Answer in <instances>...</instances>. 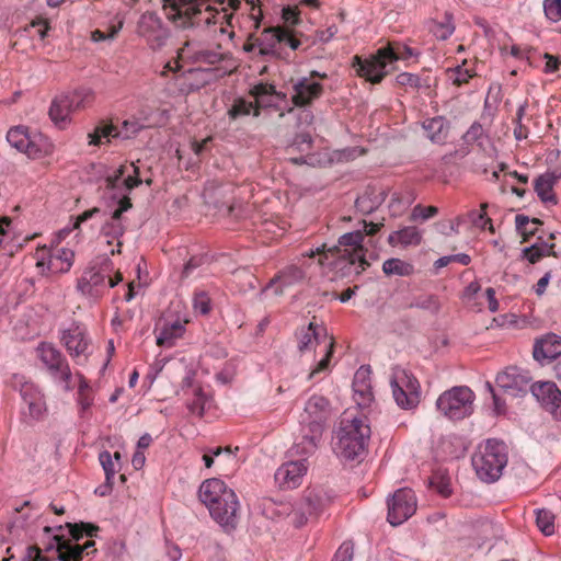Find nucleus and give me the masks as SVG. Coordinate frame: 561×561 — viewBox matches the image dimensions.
Segmentation results:
<instances>
[{
  "label": "nucleus",
  "mask_w": 561,
  "mask_h": 561,
  "mask_svg": "<svg viewBox=\"0 0 561 561\" xmlns=\"http://www.w3.org/2000/svg\"><path fill=\"white\" fill-rule=\"evenodd\" d=\"M167 18L175 27L191 30L202 38H215L217 34H227L229 39L234 37L231 26L232 14L226 8L220 11L215 3L238 9L240 0H162Z\"/></svg>",
  "instance_id": "nucleus-1"
},
{
  "label": "nucleus",
  "mask_w": 561,
  "mask_h": 561,
  "mask_svg": "<svg viewBox=\"0 0 561 561\" xmlns=\"http://www.w3.org/2000/svg\"><path fill=\"white\" fill-rule=\"evenodd\" d=\"M199 500L208 508L211 518L226 531L237 528L240 504L237 494L222 480H205L198 490Z\"/></svg>",
  "instance_id": "nucleus-2"
},
{
  "label": "nucleus",
  "mask_w": 561,
  "mask_h": 561,
  "mask_svg": "<svg viewBox=\"0 0 561 561\" xmlns=\"http://www.w3.org/2000/svg\"><path fill=\"white\" fill-rule=\"evenodd\" d=\"M98 526L91 524H70L56 526L55 528L45 526L44 531L53 535L55 550L60 551L62 561H91V554L96 553L93 540H87L83 545L79 540L85 534L89 537L96 535Z\"/></svg>",
  "instance_id": "nucleus-3"
},
{
  "label": "nucleus",
  "mask_w": 561,
  "mask_h": 561,
  "mask_svg": "<svg viewBox=\"0 0 561 561\" xmlns=\"http://www.w3.org/2000/svg\"><path fill=\"white\" fill-rule=\"evenodd\" d=\"M370 426L364 415H344L335 432L333 450L344 460H359L366 454Z\"/></svg>",
  "instance_id": "nucleus-4"
},
{
  "label": "nucleus",
  "mask_w": 561,
  "mask_h": 561,
  "mask_svg": "<svg viewBox=\"0 0 561 561\" xmlns=\"http://www.w3.org/2000/svg\"><path fill=\"white\" fill-rule=\"evenodd\" d=\"M417 54L409 46L394 43L379 48L369 58L354 57V67L358 76L371 83H379L390 71V66L398 60H408Z\"/></svg>",
  "instance_id": "nucleus-5"
},
{
  "label": "nucleus",
  "mask_w": 561,
  "mask_h": 561,
  "mask_svg": "<svg viewBox=\"0 0 561 561\" xmlns=\"http://www.w3.org/2000/svg\"><path fill=\"white\" fill-rule=\"evenodd\" d=\"M114 266L110 259L98 257L90 262L78 278L77 290L84 297L98 301L105 293L123 280L119 273L113 276Z\"/></svg>",
  "instance_id": "nucleus-6"
},
{
  "label": "nucleus",
  "mask_w": 561,
  "mask_h": 561,
  "mask_svg": "<svg viewBox=\"0 0 561 561\" xmlns=\"http://www.w3.org/2000/svg\"><path fill=\"white\" fill-rule=\"evenodd\" d=\"M304 256L317 257V266L322 275L333 272L331 279L347 277L352 274H360L369 265L366 257L356 260L354 254L339 252L335 248L325 244L309 249Z\"/></svg>",
  "instance_id": "nucleus-7"
},
{
  "label": "nucleus",
  "mask_w": 561,
  "mask_h": 561,
  "mask_svg": "<svg viewBox=\"0 0 561 561\" xmlns=\"http://www.w3.org/2000/svg\"><path fill=\"white\" fill-rule=\"evenodd\" d=\"M507 461V447L503 440L496 438L481 443L471 459L478 478L486 483H493L502 477Z\"/></svg>",
  "instance_id": "nucleus-8"
},
{
  "label": "nucleus",
  "mask_w": 561,
  "mask_h": 561,
  "mask_svg": "<svg viewBox=\"0 0 561 561\" xmlns=\"http://www.w3.org/2000/svg\"><path fill=\"white\" fill-rule=\"evenodd\" d=\"M259 56L265 59H287L288 50H297L301 42L282 26L266 27L256 36Z\"/></svg>",
  "instance_id": "nucleus-9"
},
{
  "label": "nucleus",
  "mask_w": 561,
  "mask_h": 561,
  "mask_svg": "<svg viewBox=\"0 0 561 561\" xmlns=\"http://www.w3.org/2000/svg\"><path fill=\"white\" fill-rule=\"evenodd\" d=\"M220 48V45L215 49L202 48L195 39H186L178 54L180 58H187L195 64L216 66L211 69L215 76L224 77L230 73L234 66L231 54L224 53Z\"/></svg>",
  "instance_id": "nucleus-10"
},
{
  "label": "nucleus",
  "mask_w": 561,
  "mask_h": 561,
  "mask_svg": "<svg viewBox=\"0 0 561 561\" xmlns=\"http://www.w3.org/2000/svg\"><path fill=\"white\" fill-rule=\"evenodd\" d=\"M327 78V73L312 70L308 77L304 76L291 79V105L284 108L279 116L283 117L286 113H294L295 106H312L323 95L324 87L321 80Z\"/></svg>",
  "instance_id": "nucleus-11"
},
{
  "label": "nucleus",
  "mask_w": 561,
  "mask_h": 561,
  "mask_svg": "<svg viewBox=\"0 0 561 561\" xmlns=\"http://www.w3.org/2000/svg\"><path fill=\"white\" fill-rule=\"evenodd\" d=\"M36 356L51 380L62 385L65 391L72 390V371L66 355L53 343L41 342L36 347Z\"/></svg>",
  "instance_id": "nucleus-12"
},
{
  "label": "nucleus",
  "mask_w": 561,
  "mask_h": 561,
  "mask_svg": "<svg viewBox=\"0 0 561 561\" xmlns=\"http://www.w3.org/2000/svg\"><path fill=\"white\" fill-rule=\"evenodd\" d=\"M474 392L467 386H455L436 400V408L449 420H462L473 412Z\"/></svg>",
  "instance_id": "nucleus-13"
},
{
  "label": "nucleus",
  "mask_w": 561,
  "mask_h": 561,
  "mask_svg": "<svg viewBox=\"0 0 561 561\" xmlns=\"http://www.w3.org/2000/svg\"><path fill=\"white\" fill-rule=\"evenodd\" d=\"M390 386L397 405L403 410L416 408L421 399V386L408 369L394 366L391 369Z\"/></svg>",
  "instance_id": "nucleus-14"
},
{
  "label": "nucleus",
  "mask_w": 561,
  "mask_h": 561,
  "mask_svg": "<svg viewBox=\"0 0 561 561\" xmlns=\"http://www.w3.org/2000/svg\"><path fill=\"white\" fill-rule=\"evenodd\" d=\"M131 208L130 199L125 196L118 202V206L112 213H107L101 209V214L95 216L93 219H98L101 222L100 233L106 239L108 245L115 244V248L111 249V254L121 253L122 237L126 230L125 219L123 214Z\"/></svg>",
  "instance_id": "nucleus-15"
},
{
  "label": "nucleus",
  "mask_w": 561,
  "mask_h": 561,
  "mask_svg": "<svg viewBox=\"0 0 561 561\" xmlns=\"http://www.w3.org/2000/svg\"><path fill=\"white\" fill-rule=\"evenodd\" d=\"M59 341L78 364L88 360L91 354V337L83 323L72 321L67 328L60 329Z\"/></svg>",
  "instance_id": "nucleus-16"
},
{
  "label": "nucleus",
  "mask_w": 561,
  "mask_h": 561,
  "mask_svg": "<svg viewBox=\"0 0 561 561\" xmlns=\"http://www.w3.org/2000/svg\"><path fill=\"white\" fill-rule=\"evenodd\" d=\"M136 32L152 50L163 48L171 36L170 28L153 11H147L140 15Z\"/></svg>",
  "instance_id": "nucleus-17"
},
{
  "label": "nucleus",
  "mask_w": 561,
  "mask_h": 561,
  "mask_svg": "<svg viewBox=\"0 0 561 561\" xmlns=\"http://www.w3.org/2000/svg\"><path fill=\"white\" fill-rule=\"evenodd\" d=\"M306 252H302L297 257V264L286 266L279 271L278 274L270 280V283L263 288L262 293H266L272 288H275L274 294L280 295L285 287L291 286L304 279L306 270L311 267L314 263L317 265V257L304 256Z\"/></svg>",
  "instance_id": "nucleus-18"
},
{
  "label": "nucleus",
  "mask_w": 561,
  "mask_h": 561,
  "mask_svg": "<svg viewBox=\"0 0 561 561\" xmlns=\"http://www.w3.org/2000/svg\"><path fill=\"white\" fill-rule=\"evenodd\" d=\"M36 266L42 274L66 273L72 266L75 253L67 248L56 249L55 251L43 247L36 250Z\"/></svg>",
  "instance_id": "nucleus-19"
},
{
  "label": "nucleus",
  "mask_w": 561,
  "mask_h": 561,
  "mask_svg": "<svg viewBox=\"0 0 561 561\" xmlns=\"http://www.w3.org/2000/svg\"><path fill=\"white\" fill-rule=\"evenodd\" d=\"M387 520L392 526H399L409 519L416 511V497L413 490L402 488L388 499Z\"/></svg>",
  "instance_id": "nucleus-20"
},
{
  "label": "nucleus",
  "mask_w": 561,
  "mask_h": 561,
  "mask_svg": "<svg viewBox=\"0 0 561 561\" xmlns=\"http://www.w3.org/2000/svg\"><path fill=\"white\" fill-rule=\"evenodd\" d=\"M329 416V400L322 396L313 394L306 402L304 413L300 415V426L313 430L318 427L320 432H323Z\"/></svg>",
  "instance_id": "nucleus-21"
},
{
  "label": "nucleus",
  "mask_w": 561,
  "mask_h": 561,
  "mask_svg": "<svg viewBox=\"0 0 561 561\" xmlns=\"http://www.w3.org/2000/svg\"><path fill=\"white\" fill-rule=\"evenodd\" d=\"M531 379L528 370L510 366L496 375L495 382L504 392L518 397L526 392Z\"/></svg>",
  "instance_id": "nucleus-22"
},
{
  "label": "nucleus",
  "mask_w": 561,
  "mask_h": 561,
  "mask_svg": "<svg viewBox=\"0 0 561 561\" xmlns=\"http://www.w3.org/2000/svg\"><path fill=\"white\" fill-rule=\"evenodd\" d=\"M533 396L556 420H561V391L552 381H539L530 386Z\"/></svg>",
  "instance_id": "nucleus-23"
},
{
  "label": "nucleus",
  "mask_w": 561,
  "mask_h": 561,
  "mask_svg": "<svg viewBox=\"0 0 561 561\" xmlns=\"http://www.w3.org/2000/svg\"><path fill=\"white\" fill-rule=\"evenodd\" d=\"M21 398L27 410L23 411L26 422L38 421L47 412L46 402L42 390L33 382L26 381L20 388Z\"/></svg>",
  "instance_id": "nucleus-24"
},
{
  "label": "nucleus",
  "mask_w": 561,
  "mask_h": 561,
  "mask_svg": "<svg viewBox=\"0 0 561 561\" xmlns=\"http://www.w3.org/2000/svg\"><path fill=\"white\" fill-rule=\"evenodd\" d=\"M142 128H145V125L138 121L129 119L124 121L119 129L114 125H101L88 135L89 145L98 146L102 142L103 138L108 140L110 137L129 139L136 136Z\"/></svg>",
  "instance_id": "nucleus-25"
},
{
  "label": "nucleus",
  "mask_w": 561,
  "mask_h": 561,
  "mask_svg": "<svg viewBox=\"0 0 561 561\" xmlns=\"http://www.w3.org/2000/svg\"><path fill=\"white\" fill-rule=\"evenodd\" d=\"M307 469L306 459L288 461L276 470L275 481L282 489H295L301 484Z\"/></svg>",
  "instance_id": "nucleus-26"
},
{
  "label": "nucleus",
  "mask_w": 561,
  "mask_h": 561,
  "mask_svg": "<svg viewBox=\"0 0 561 561\" xmlns=\"http://www.w3.org/2000/svg\"><path fill=\"white\" fill-rule=\"evenodd\" d=\"M322 434L323 432H320L318 427L313 430L300 426V435L290 449L291 454L307 460V457L314 454L318 449Z\"/></svg>",
  "instance_id": "nucleus-27"
},
{
  "label": "nucleus",
  "mask_w": 561,
  "mask_h": 561,
  "mask_svg": "<svg viewBox=\"0 0 561 561\" xmlns=\"http://www.w3.org/2000/svg\"><path fill=\"white\" fill-rule=\"evenodd\" d=\"M561 355V337L550 333L536 341L533 350L534 358L541 365Z\"/></svg>",
  "instance_id": "nucleus-28"
},
{
  "label": "nucleus",
  "mask_w": 561,
  "mask_h": 561,
  "mask_svg": "<svg viewBox=\"0 0 561 561\" xmlns=\"http://www.w3.org/2000/svg\"><path fill=\"white\" fill-rule=\"evenodd\" d=\"M251 95L255 99V107H274L280 108V102H287V94L276 91L273 84L259 83L251 91Z\"/></svg>",
  "instance_id": "nucleus-29"
},
{
  "label": "nucleus",
  "mask_w": 561,
  "mask_h": 561,
  "mask_svg": "<svg viewBox=\"0 0 561 561\" xmlns=\"http://www.w3.org/2000/svg\"><path fill=\"white\" fill-rule=\"evenodd\" d=\"M422 128L426 138L435 145H444L449 137L451 124L442 115L425 118L422 122Z\"/></svg>",
  "instance_id": "nucleus-30"
},
{
  "label": "nucleus",
  "mask_w": 561,
  "mask_h": 561,
  "mask_svg": "<svg viewBox=\"0 0 561 561\" xmlns=\"http://www.w3.org/2000/svg\"><path fill=\"white\" fill-rule=\"evenodd\" d=\"M332 248L339 252L354 254L356 260H363L367 253L364 247V232L360 229L342 234Z\"/></svg>",
  "instance_id": "nucleus-31"
},
{
  "label": "nucleus",
  "mask_w": 561,
  "mask_h": 561,
  "mask_svg": "<svg viewBox=\"0 0 561 561\" xmlns=\"http://www.w3.org/2000/svg\"><path fill=\"white\" fill-rule=\"evenodd\" d=\"M106 181L112 187H117L119 181H122L127 191H131L141 184L139 169L135 163L119 165L112 174L107 175Z\"/></svg>",
  "instance_id": "nucleus-32"
},
{
  "label": "nucleus",
  "mask_w": 561,
  "mask_h": 561,
  "mask_svg": "<svg viewBox=\"0 0 561 561\" xmlns=\"http://www.w3.org/2000/svg\"><path fill=\"white\" fill-rule=\"evenodd\" d=\"M55 152L53 140L41 131L32 130L24 153L31 159H43Z\"/></svg>",
  "instance_id": "nucleus-33"
},
{
  "label": "nucleus",
  "mask_w": 561,
  "mask_h": 561,
  "mask_svg": "<svg viewBox=\"0 0 561 561\" xmlns=\"http://www.w3.org/2000/svg\"><path fill=\"white\" fill-rule=\"evenodd\" d=\"M368 368L360 367L354 375L352 387L355 401L359 407H368L374 398Z\"/></svg>",
  "instance_id": "nucleus-34"
},
{
  "label": "nucleus",
  "mask_w": 561,
  "mask_h": 561,
  "mask_svg": "<svg viewBox=\"0 0 561 561\" xmlns=\"http://www.w3.org/2000/svg\"><path fill=\"white\" fill-rule=\"evenodd\" d=\"M77 112L66 93L56 96L49 107V117L59 128H65L70 123V116Z\"/></svg>",
  "instance_id": "nucleus-35"
},
{
  "label": "nucleus",
  "mask_w": 561,
  "mask_h": 561,
  "mask_svg": "<svg viewBox=\"0 0 561 561\" xmlns=\"http://www.w3.org/2000/svg\"><path fill=\"white\" fill-rule=\"evenodd\" d=\"M559 180V175L553 172H546L540 174L534 182V190L543 204L556 205L558 203L557 196L553 193V187Z\"/></svg>",
  "instance_id": "nucleus-36"
},
{
  "label": "nucleus",
  "mask_w": 561,
  "mask_h": 561,
  "mask_svg": "<svg viewBox=\"0 0 561 561\" xmlns=\"http://www.w3.org/2000/svg\"><path fill=\"white\" fill-rule=\"evenodd\" d=\"M321 336L323 339L327 337L325 330L313 322H310L307 327H302L300 330H297L296 337L298 341L297 346L299 352L312 350L314 345L319 344Z\"/></svg>",
  "instance_id": "nucleus-37"
},
{
  "label": "nucleus",
  "mask_w": 561,
  "mask_h": 561,
  "mask_svg": "<svg viewBox=\"0 0 561 561\" xmlns=\"http://www.w3.org/2000/svg\"><path fill=\"white\" fill-rule=\"evenodd\" d=\"M423 239L422 231L415 226H407L402 229L391 232L388 237V243L392 247L401 245L403 248L416 247Z\"/></svg>",
  "instance_id": "nucleus-38"
},
{
  "label": "nucleus",
  "mask_w": 561,
  "mask_h": 561,
  "mask_svg": "<svg viewBox=\"0 0 561 561\" xmlns=\"http://www.w3.org/2000/svg\"><path fill=\"white\" fill-rule=\"evenodd\" d=\"M385 202L383 193L367 187L355 201V208L362 215H370Z\"/></svg>",
  "instance_id": "nucleus-39"
},
{
  "label": "nucleus",
  "mask_w": 561,
  "mask_h": 561,
  "mask_svg": "<svg viewBox=\"0 0 561 561\" xmlns=\"http://www.w3.org/2000/svg\"><path fill=\"white\" fill-rule=\"evenodd\" d=\"M185 333V325L180 320L165 323L157 335V344L162 347H172L175 341Z\"/></svg>",
  "instance_id": "nucleus-40"
},
{
  "label": "nucleus",
  "mask_w": 561,
  "mask_h": 561,
  "mask_svg": "<svg viewBox=\"0 0 561 561\" xmlns=\"http://www.w3.org/2000/svg\"><path fill=\"white\" fill-rule=\"evenodd\" d=\"M445 72L447 80L456 87L467 84L477 75L474 69L468 67L467 59L455 67L447 68Z\"/></svg>",
  "instance_id": "nucleus-41"
},
{
  "label": "nucleus",
  "mask_w": 561,
  "mask_h": 561,
  "mask_svg": "<svg viewBox=\"0 0 561 561\" xmlns=\"http://www.w3.org/2000/svg\"><path fill=\"white\" fill-rule=\"evenodd\" d=\"M329 499L322 490H310L301 500L302 508L309 515L318 516L327 506Z\"/></svg>",
  "instance_id": "nucleus-42"
},
{
  "label": "nucleus",
  "mask_w": 561,
  "mask_h": 561,
  "mask_svg": "<svg viewBox=\"0 0 561 561\" xmlns=\"http://www.w3.org/2000/svg\"><path fill=\"white\" fill-rule=\"evenodd\" d=\"M423 311H427L433 316H437L442 310V301L435 294H421L415 296L408 306Z\"/></svg>",
  "instance_id": "nucleus-43"
},
{
  "label": "nucleus",
  "mask_w": 561,
  "mask_h": 561,
  "mask_svg": "<svg viewBox=\"0 0 561 561\" xmlns=\"http://www.w3.org/2000/svg\"><path fill=\"white\" fill-rule=\"evenodd\" d=\"M60 551L55 550L54 541L49 542L45 549L37 547H27L24 561H62Z\"/></svg>",
  "instance_id": "nucleus-44"
},
{
  "label": "nucleus",
  "mask_w": 561,
  "mask_h": 561,
  "mask_svg": "<svg viewBox=\"0 0 561 561\" xmlns=\"http://www.w3.org/2000/svg\"><path fill=\"white\" fill-rule=\"evenodd\" d=\"M31 133L32 130L27 126H13L7 133V141L12 148L24 153V151L27 150V141Z\"/></svg>",
  "instance_id": "nucleus-45"
},
{
  "label": "nucleus",
  "mask_w": 561,
  "mask_h": 561,
  "mask_svg": "<svg viewBox=\"0 0 561 561\" xmlns=\"http://www.w3.org/2000/svg\"><path fill=\"white\" fill-rule=\"evenodd\" d=\"M382 272L387 276H411L414 274V265L398 257H391L382 263Z\"/></svg>",
  "instance_id": "nucleus-46"
},
{
  "label": "nucleus",
  "mask_w": 561,
  "mask_h": 561,
  "mask_svg": "<svg viewBox=\"0 0 561 561\" xmlns=\"http://www.w3.org/2000/svg\"><path fill=\"white\" fill-rule=\"evenodd\" d=\"M227 114L231 121H237L241 117L249 116L250 114L256 117L260 115V111L255 107L253 102L244 99H236Z\"/></svg>",
  "instance_id": "nucleus-47"
},
{
  "label": "nucleus",
  "mask_w": 561,
  "mask_h": 561,
  "mask_svg": "<svg viewBox=\"0 0 561 561\" xmlns=\"http://www.w3.org/2000/svg\"><path fill=\"white\" fill-rule=\"evenodd\" d=\"M76 111L83 110L92 104L94 93L90 88H79L66 93Z\"/></svg>",
  "instance_id": "nucleus-48"
},
{
  "label": "nucleus",
  "mask_w": 561,
  "mask_h": 561,
  "mask_svg": "<svg viewBox=\"0 0 561 561\" xmlns=\"http://www.w3.org/2000/svg\"><path fill=\"white\" fill-rule=\"evenodd\" d=\"M100 214H101V209L98 207H94V208L83 211L81 215H79L78 217H76L72 220V224L70 226H67L58 231V233H57L58 241L64 240L67 236H69L70 232H72L73 230L80 229V226L82 224L87 222L88 220L93 219L95 216H98Z\"/></svg>",
  "instance_id": "nucleus-49"
},
{
  "label": "nucleus",
  "mask_w": 561,
  "mask_h": 561,
  "mask_svg": "<svg viewBox=\"0 0 561 561\" xmlns=\"http://www.w3.org/2000/svg\"><path fill=\"white\" fill-rule=\"evenodd\" d=\"M488 139L489 136L479 122L472 123L462 136V140L466 145H477L480 148H483Z\"/></svg>",
  "instance_id": "nucleus-50"
},
{
  "label": "nucleus",
  "mask_w": 561,
  "mask_h": 561,
  "mask_svg": "<svg viewBox=\"0 0 561 561\" xmlns=\"http://www.w3.org/2000/svg\"><path fill=\"white\" fill-rule=\"evenodd\" d=\"M536 514V524L540 531L550 536L554 533V515L551 511L546 508H537L535 511Z\"/></svg>",
  "instance_id": "nucleus-51"
},
{
  "label": "nucleus",
  "mask_w": 561,
  "mask_h": 561,
  "mask_svg": "<svg viewBox=\"0 0 561 561\" xmlns=\"http://www.w3.org/2000/svg\"><path fill=\"white\" fill-rule=\"evenodd\" d=\"M99 461L104 470L107 485H113L114 477L119 467L113 460V456L108 450H103L99 454Z\"/></svg>",
  "instance_id": "nucleus-52"
},
{
  "label": "nucleus",
  "mask_w": 561,
  "mask_h": 561,
  "mask_svg": "<svg viewBox=\"0 0 561 561\" xmlns=\"http://www.w3.org/2000/svg\"><path fill=\"white\" fill-rule=\"evenodd\" d=\"M430 484L443 496L448 497L451 494L450 479L440 473L436 472L430 480Z\"/></svg>",
  "instance_id": "nucleus-53"
},
{
  "label": "nucleus",
  "mask_w": 561,
  "mask_h": 561,
  "mask_svg": "<svg viewBox=\"0 0 561 561\" xmlns=\"http://www.w3.org/2000/svg\"><path fill=\"white\" fill-rule=\"evenodd\" d=\"M527 107V103H523L518 106L516 112V117L514 119V137L516 140L520 141L523 139H526L528 137L529 130L528 128L522 123V119L525 115Z\"/></svg>",
  "instance_id": "nucleus-54"
},
{
  "label": "nucleus",
  "mask_w": 561,
  "mask_h": 561,
  "mask_svg": "<svg viewBox=\"0 0 561 561\" xmlns=\"http://www.w3.org/2000/svg\"><path fill=\"white\" fill-rule=\"evenodd\" d=\"M193 308L201 314H208L211 310V299L208 293L204 290L196 291L193 297Z\"/></svg>",
  "instance_id": "nucleus-55"
},
{
  "label": "nucleus",
  "mask_w": 561,
  "mask_h": 561,
  "mask_svg": "<svg viewBox=\"0 0 561 561\" xmlns=\"http://www.w3.org/2000/svg\"><path fill=\"white\" fill-rule=\"evenodd\" d=\"M333 354V341L330 340L324 346V356L319 360L317 366L311 370L308 378L313 379L318 374L329 370V364Z\"/></svg>",
  "instance_id": "nucleus-56"
},
{
  "label": "nucleus",
  "mask_w": 561,
  "mask_h": 561,
  "mask_svg": "<svg viewBox=\"0 0 561 561\" xmlns=\"http://www.w3.org/2000/svg\"><path fill=\"white\" fill-rule=\"evenodd\" d=\"M312 144L313 139L310 134L300 133L295 136L293 142L288 147V150L308 152L311 150Z\"/></svg>",
  "instance_id": "nucleus-57"
},
{
  "label": "nucleus",
  "mask_w": 561,
  "mask_h": 561,
  "mask_svg": "<svg viewBox=\"0 0 561 561\" xmlns=\"http://www.w3.org/2000/svg\"><path fill=\"white\" fill-rule=\"evenodd\" d=\"M543 13L550 22L561 21V0H543Z\"/></svg>",
  "instance_id": "nucleus-58"
},
{
  "label": "nucleus",
  "mask_w": 561,
  "mask_h": 561,
  "mask_svg": "<svg viewBox=\"0 0 561 561\" xmlns=\"http://www.w3.org/2000/svg\"><path fill=\"white\" fill-rule=\"evenodd\" d=\"M455 31V25L451 22V18L446 14L445 21L437 23L434 28L433 33L436 36V38L445 41L449 38Z\"/></svg>",
  "instance_id": "nucleus-59"
},
{
  "label": "nucleus",
  "mask_w": 561,
  "mask_h": 561,
  "mask_svg": "<svg viewBox=\"0 0 561 561\" xmlns=\"http://www.w3.org/2000/svg\"><path fill=\"white\" fill-rule=\"evenodd\" d=\"M207 398L201 388L194 391V399L187 403V409L198 416L204 414Z\"/></svg>",
  "instance_id": "nucleus-60"
},
{
  "label": "nucleus",
  "mask_w": 561,
  "mask_h": 561,
  "mask_svg": "<svg viewBox=\"0 0 561 561\" xmlns=\"http://www.w3.org/2000/svg\"><path fill=\"white\" fill-rule=\"evenodd\" d=\"M437 214H438V208L435 206L424 207L422 205H416L412 209L411 219L414 221L419 220V219H421L422 221H425L430 218H433Z\"/></svg>",
  "instance_id": "nucleus-61"
},
{
  "label": "nucleus",
  "mask_w": 561,
  "mask_h": 561,
  "mask_svg": "<svg viewBox=\"0 0 561 561\" xmlns=\"http://www.w3.org/2000/svg\"><path fill=\"white\" fill-rule=\"evenodd\" d=\"M486 204L481 205V210H472L469 213V218L478 228L485 229L486 225H490V228H492L491 219L486 216L485 213Z\"/></svg>",
  "instance_id": "nucleus-62"
},
{
  "label": "nucleus",
  "mask_w": 561,
  "mask_h": 561,
  "mask_svg": "<svg viewBox=\"0 0 561 561\" xmlns=\"http://www.w3.org/2000/svg\"><path fill=\"white\" fill-rule=\"evenodd\" d=\"M534 225V226H537V225H540L541 221L537 218H534V219H529L528 216L526 215H516L515 217V226H516V230L522 233V234H534L535 233V228L534 229H527V225Z\"/></svg>",
  "instance_id": "nucleus-63"
},
{
  "label": "nucleus",
  "mask_w": 561,
  "mask_h": 561,
  "mask_svg": "<svg viewBox=\"0 0 561 561\" xmlns=\"http://www.w3.org/2000/svg\"><path fill=\"white\" fill-rule=\"evenodd\" d=\"M312 515H309L306 508H302L301 501L294 507L290 519L295 527L300 528L308 522V518Z\"/></svg>",
  "instance_id": "nucleus-64"
}]
</instances>
